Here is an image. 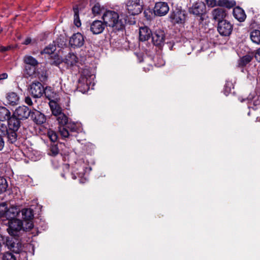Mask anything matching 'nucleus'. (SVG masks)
<instances>
[{"label":"nucleus","instance_id":"c03bdc74","mask_svg":"<svg viewBox=\"0 0 260 260\" xmlns=\"http://www.w3.org/2000/svg\"><path fill=\"white\" fill-rule=\"evenodd\" d=\"M206 2L209 7L213 8L217 5V2L216 0H206Z\"/></svg>","mask_w":260,"mask_h":260},{"label":"nucleus","instance_id":"5fc2aeb1","mask_svg":"<svg viewBox=\"0 0 260 260\" xmlns=\"http://www.w3.org/2000/svg\"><path fill=\"white\" fill-rule=\"evenodd\" d=\"M39 78L42 81L45 80L47 78V76L46 75H42L41 77H39Z\"/></svg>","mask_w":260,"mask_h":260},{"label":"nucleus","instance_id":"bf43d9fd","mask_svg":"<svg viewBox=\"0 0 260 260\" xmlns=\"http://www.w3.org/2000/svg\"><path fill=\"white\" fill-rule=\"evenodd\" d=\"M65 167H66V168H68V165H66Z\"/></svg>","mask_w":260,"mask_h":260},{"label":"nucleus","instance_id":"393cba45","mask_svg":"<svg viewBox=\"0 0 260 260\" xmlns=\"http://www.w3.org/2000/svg\"><path fill=\"white\" fill-rule=\"evenodd\" d=\"M11 116V112L5 107H0V121L8 120Z\"/></svg>","mask_w":260,"mask_h":260},{"label":"nucleus","instance_id":"052dcab7","mask_svg":"<svg viewBox=\"0 0 260 260\" xmlns=\"http://www.w3.org/2000/svg\"><path fill=\"white\" fill-rule=\"evenodd\" d=\"M62 176L63 177H64V175H63V174H62Z\"/></svg>","mask_w":260,"mask_h":260},{"label":"nucleus","instance_id":"ea45409f","mask_svg":"<svg viewBox=\"0 0 260 260\" xmlns=\"http://www.w3.org/2000/svg\"><path fill=\"white\" fill-rule=\"evenodd\" d=\"M48 136L52 142H55L57 140V135L53 131L49 130L48 132Z\"/></svg>","mask_w":260,"mask_h":260},{"label":"nucleus","instance_id":"de8ad7c7","mask_svg":"<svg viewBox=\"0 0 260 260\" xmlns=\"http://www.w3.org/2000/svg\"><path fill=\"white\" fill-rule=\"evenodd\" d=\"M5 145V141L2 138V136H0V151L2 150Z\"/></svg>","mask_w":260,"mask_h":260},{"label":"nucleus","instance_id":"f03ea898","mask_svg":"<svg viewBox=\"0 0 260 260\" xmlns=\"http://www.w3.org/2000/svg\"><path fill=\"white\" fill-rule=\"evenodd\" d=\"M94 78L90 70L88 68L84 69L81 74L77 84V90L84 93L89 89V85Z\"/></svg>","mask_w":260,"mask_h":260},{"label":"nucleus","instance_id":"dca6fc26","mask_svg":"<svg viewBox=\"0 0 260 260\" xmlns=\"http://www.w3.org/2000/svg\"><path fill=\"white\" fill-rule=\"evenodd\" d=\"M8 130L17 131L20 127V122L19 119L16 116L13 115L8 118Z\"/></svg>","mask_w":260,"mask_h":260},{"label":"nucleus","instance_id":"864d4df0","mask_svg":"<svg viewBox=\"0 0 260 260\" xmlns=\"http://www.w3.org/2000/svg\"><path fill=\"white\" fill-rule=\"evenodd\" d=\"M4 243V237L0 234V247Z\"/></svg>","mask_w":260,"mask_h":260},{"label":"nucleus","instance_id":"72a5a7b5","mask_svg":"<svg viewBox=\"0 0 260 260\" xmlns=\"http://www.w3.org/2000/svg\"><path fill=\"white\" fill-rule=\"evenodd\" d=\"M69 131L71 132H76L78 130V127L77 124L72 121H69L65 126Z\"/></svg>","mask_w":260,"mask_h":260},{"label":"nucleus","instance_id":"39448f33","mask_svg":"<svg viewBox=\"0 0 260 260\" xmlns=\"http://www.w3.org/2000/svg\"><path fill=\"white\" fill-rule=\"evenodd\" d=\"M233 29V25L228 21L224 20L219 21L218 23L217 30L223 36H229Z\"/></svg>","mask_w":260,"mask_h":260},{"label":"nucleus","instance_id":"c9c22d12","mask_svg":"<svg viewBox=\"0 0 260 260\" xmlns=\"http://www.w3.org/2000/svg\"><path fill=\"white\" fill-rule=\"evenodd\" d=\"M37 66H25V73L28 76H32L35 73L36 69Z\"/></svg>","mask_w":260,"mask_h":260},{"label":"nucleus","instance_id":"5701e85b","mask_svg":"<svg viewBox=\"0 0 260 260\" xmlns=\"http://www.w3.org/2000/svg\"><path fill=\"white\" fill-rule=\"evenodd\" d=\"M50 107L52 111V114L56 117H57L60 114L63 113L62 112L61 108L55 102H50Z\"/></svg>","mask_w":260,"mask_h":260},{"label":"nucleus","instance_id":"e433bc0d","mask_svg":"<svg viewBox=\"0 0 260 260\" xmlns=\"http://www.w3.org/2000/svg\"><path fill=\"white\" fill-rule=\"evenodd\" d=\"M8 187L7 182L3 177H0V193L6 191Z\"/></svg>","mask_w":260,"mask_h":260},{"label":"nucleus","instance_id":"ddd939ff","mask_svg":"<svg viewBox=\"0 0 260 260\" xmlns=\"http://www.w3.org/2000/svg\"><path fill=\"white\" fill-rule=\"evenodd\" d=\"M105 23L101 20H94L90 25V30L94 35L101 34L105 29Z\"/></svg>","mask_w":260,"mask_h":260},{"label":"nucleus","instance_id":"9b49d317","mask_svg":"<svg viewBox=\"0 0 260 260\" xmlns=\"http://www.w3.org/2000/svg\"><path fill=\"white\" fill-rule=\"evenodd\" d=\"M169 7L168 4L165 2H158L156 3L154 8V13L158 16H164L168 12Z\"/></svg>","mask_w":260,"mask_h":260},{"label":"nucleus","instance_id":"7ed1b4c3","mask_svg":"<svg viewBox=\"0 0 260 260\" xmlns=\"http://www.w3.org/2000/svg\"><path fill=\"white\" fill-rule=\"evenodd\" d=\"M9 226L7 231L10 235L13 236H18L23 229L22 221L18 219L9 220Z\"/></svg>","mask_w":260,"mask_h":260},{"label":"nucleus","instance_id":"423d86ee","mask_svg":"<svg viewBox=\"0 0 260 260\" xmlns=\"http://www.w3.org/2000/svg\"><path fill=\"white\" fill-rule=\"evenodd\" d=\"M206 9V5L204 3L198 1L192 4L189 8V11L194 15L202 17V15L205 13Z\"/></svg>","mask_w":260,"mask_h":260},{"label":"nucleus","instance_id":"2eb2a0df","mask_svg":"<svg viewBox=\"0 0 260 260\" xmlns=\"http://www.w3.org/2000/svg\"><path fill=\"white\" fill-rule=\"evenodd\" d=\"M30 117L34 122L37 124H42L46 121L45 116L37 110L31 112Z\"/></svg>","mask_w":260,"mask_h":260},{"label":"nucleus","instance_id":"2f4dec72","mask_svg":"<svg viewBox=\"0 0 260 260\" xmlns=\"http://www.w3.org/2000/svg\"><path fill=\"white\" fill-rule=\"evenodd\" d=\"M59 132L62 138H69L71 136V132L65 126H59Z\"/></svg>","mask_w":260,"mask_h":260},{"label":"nucleus","instance_id":"6e6552de","mask_svg":"<svg viewBox=\"0 0 260 260\" xmlns=\"http://www.w3.org/2000/svg\"><path fill=\"white\" fill-rule=\"evenodd\" d=\"M151 37L154 45L161 47L164 45L165 39V34L164 31L160 29L157 30L152 34Z\"/></svg>","mask_w":260,"mask_h":260},{"label":"nucleus","instance_id":"c756f323","mask_svg":"<svg viewBox=\"0 0 260 260\" xmlns=\"http://www.w3.org/2000/svg\"><path fill=\"white\" fill-rule=\"evenodd\" d=\"M59 151L57 145L53 144L49 146L48 154L50 156H55L59 153Z\"/></svg>","mask_w":260,"mask_h":260},{"label":"nucleus","instance_id":"a18cd8bd","mask_svg":"<svg viewBox=\"0 0 260 260\" xmlns=\"http://www.w3.org/2000/svg\"><path fill=\"white\" fill-rule=\"evenodd\" d=\"M255 58L257 61L260 62V48L256 51Z\"/></svg>","mask_w":260,"mask_h":260},{"label":"nucleus","instance_id":"4c0bfd02","mask_svg":"<svg viewBox=\"0 0 260 260\" xmlns=\"http://www.w3.org/2000/svg\"><path fill=\"white\" fill-rule=\"evenodd\" d=\"M7 205L6 203L0 204V218H6Z\"/></svg>","mask_w":260,"mask_h":260},{"label":"nucleus","instance_id":"3c124183","mask_svg":"<svg viewBox=\"0 0 260 260\" xmlns=\"http://www.w3.org/2000/svg\"><path fill=\"white\" fill-rule=\"evenodd\" d=\"M8 75L6 73H3L2 74H0V80H3L7 78Z\"/></svg>","mask_w":260,"mask_h":260},{"label":"nucleus","instance_id":"4d7b16f0","mask_svg":"<svg viewBox=\"0 0 260 260\" xmlns=\"http://www.w3.org/2000/svg\"><path fill=\"white\" fill-rule=\"evenodd\" d=\"M3 31V28L0 27V33H1Z\"/></svg>","mask_w":260,"mask_h":260},{"label":"nucleus","instance_id":"f704fd0d","mask_svg":"<svg viewBox=\"0 0 260 260\" xmlns=\"http://www.w3.org/2000/svg\"><path fill=\"white\" fill-rule=\"evenodd\" d=\"M252 58L249 55H245L240 59L239 64L240 66H245L251 61Z\"/></svg>","mask_w":260,"mask_h":260},{"label":"nucleus","instance_id":"20e7f679","mask_svg":"<svg viewBox=\"0 0 260 260\" xmlns=\"http://www.w3.org/2000/svg\"><path fill=\"white\" fill-rule=\"evenodd\" d=\"M126 6L129 15H138L141 12L142 10L141 0H128Z\"/></svg>","mask_w":260,"mask_h":260},{"label":"nucleus","instance_id":"1a4fd4ad","mask_svg":"<svg viewBox=\"0 0 260 260\" xmlns=\"http://www.w3.org/2000/svg\"><path fill=\"white\" fill-rule=\"evenodd\" d=\"M84 43L83 36L79 32L74 34L70 38L69 44L74 48L82 47Z\"/></svg>","mask_w":260,"mask_h":260},{"label":"nucleus","instance_id":"f3484780","mask_svg":"<svg viewBox=\"0 0 260 260\" xmlns=\"http://www.w3.org/2000/svg\"><path fill=\"white\" fill-rule=\"evenodd\" d=\"M20 209L18 206H12L10 208H7L6 218L8 220L16 219L15 217L18 215Z\"/></svg>","mask_w":260,"mask_h":260},{"label":"nucleus","instance_id":"0eeeda50","mask_svg":"<svg viewBox=\"0 0 260 260\" xmlns=\"http://www.w3.org/2000/svg\"><path fill=\"white\" fill-rule=\"evenodd\" d=\"M29 92L33 97L41 98L44 93V87L39 82H33L30 86Z\"/></svg>","mask_w":260,"mask_h":260},{"label":"nucleus","instance_id":"cd10ccee","mask_svg":"<svg viewBox=\"0 0 260 260\" xmlns=\"http://www.w3.org/2000/svg\"><path fill=\"white\" fill-rule=\"evenodd\" d=\"M250 39L251 41L256 44H260V29L253 30L250 32Z\"/></svg>","mask_w":260,"mask_h":260},{"label":"nucleus","instance_id":"8fccbe9b","mask_svg":"<svg viewBox=\"0 0 260 260\" xmlns=\"http://www.w3.org/2000/svg\"><path fill=\"white\" fill-rule=\"evenodd\" d=\"M25 103L28 105H31L32 104V102L31 101V99L29 97H26L25 100Z\"/></svg>","mask_w":260,"mask_h":260},{"label":"nucleus","instance_id":"09e8293b","mask_svg":"<svg viewBox=\"0 0 260 260\" xmlns=\"http://www.w3.org/2000/svg\"><path fill=\"white\" fill-rule=\"evenodd\" d=\"M10 47H5V46H1L0 47V52H4L8 51L10 49Z\"/></svg>","mask_w":260,"mask_h":260},{"label":"nucleus","instance_id":"b1692460","mask_svg":"<svg viewBox=\"0 0 260 260\" xmlns=\"http://www.w3.org/2000/svg\"><path fill=\"white\" fill-rule=\"evenodd\" d=\"M66 60L68 65L73 66L78 62V58L74 53H70L66 56Z\"/></svg>","mask_w":260,"mask_h":260},{"label":"nucleus","instance_id":"aec40b11","mask_svg":"<svg viewBox=\"0 0 260 260\" xmlns=\"http://www.w3.org/2000/svg\"><path fill=\"white\" fill-rule=\"evenodd\" d=\"M17 131L8 130L6 131L7 138L8 142L10 143L13 144L15 143L17 140V135L16 132Z\"/></svg>","mask_w":260,"mask_h":260},{"label":"nucleus","instance_id":"473e14b6","mask_svg":"<svg viewBox=\"0 0 260 260\" xmlns=\"http://www.w3.org/2000/svg\"><path fill=\"white\" fill-rule=\"evenodd\" d=\"M56 50V46L54 44H50L42 51V54H52Z\"/></svg>","mask_w":260,"mask_h":260},{"label":"nucleus","instance_id":"bb28decb","mask_svg":"<svg viewBox=\"0 0 260 260\" xmlns=\"http://www.w3.org/2000/svg\"><path fill=\"white\" fill-rule=\"evenodd\" d=\"M236 5V3L232 0H219L217 2V5L222 7H226L228 8H231Z\"/></svg>","mask_w":260,"mask_h":260},{"label":"nucleus","instance_id":"58836bf2","mask_svg":"<svg viewBox=\"0 0 260 260\" xmlns=\"http://www.w3.org/2000/svg\"><path fill=\"white\" fill-rule=\"evenodd\" d=\"M3 260H16V257L14 254L11 252H6L3 256Z\"/></svg>","mask_w":260,"mask_h":260},{"label":"nucleus","instance_id":"9d476101","mask_svg":"<svg viewBox=\"0 0 260 260\" xmlns=\"http://www.w3.org/2000/svg\"><path fill=\"white\" fill-rule=\"evenodd\" d=\"M170 18L173 23H183L185 20V12L182 10L176 9L171 13Z\"/></svg>","mask_w":260,"mask_h":260},{"label":"nucleus","instance_id":"a19ab883","mask_svg":"<svg viewBox=\"0 0 260 260\" xmlns=\"http://www.w3.org/2000/svg\"><path fill=\"white\" fill-rule=\"evenodd\" d=\"M34 226L33 223L31 220H25V225L24 226L23 225V229L22 231H29L32 229Z\"/></svg>","mask_w":260,"mask_h":260},{"label":"nucleus","instance_id":"f257e3e1","mask_svg":"<svg viewBox=\"0 0 260 260\" xmlns=\"http://www.w3.org/2000/svg\"><path fill=\"white\" fill-rule=\"evenodd\" d=\"M102 19L105 25L111 27L114 31L122 30L125 28L126 19L120 18L118 13L114 11H105Z\"/></svg>","mask_w":260,"mask_h":260},{"label":"nucleus","instance_id":"f8f14e48","mask_svg":"<svg viewBox=\"0 0 260 260\" xmlns=\"http://www.w3.org/2000/svg\"><path fill=\"white\" fill-rule=\"evenodd\" d=\"M31 112L26 106H19L15 110L14 115L19 119H26L30 116Z\"/></svg>","mask_w":260,"mask_h":260},{"label":"nucleus","instance_id":"4468645a","mask_svg":"<svg viewBox=\"0 0 260 260\" xmlns=\"http://www.w3.org/2000/svg\"><path fill=\"white\" fill-rule=\"evenodd\" d=\"M213 19L218 21L224 20L227 14L226 10L223 8H217L213 9L211 12Z\"/></svg>","mask_w":260,"mask_h":260},{"label":"nucleus","instance_id":"a211bd4d","mask_svg":"<svg viewBox=\"0 0 260 260\" xmlns=\"http://www.w3.org/2000/svg\"><path fill=\"white\" fill-rule=\"evenodd\" d=\"M152 35L151 30L147 26L140 27L139 29V40L141 41L148 40Z\"/></svg>","mask_w":260,"mask_h":260},{"label":"nucleus","instance_id":"4be33fe9","mask_svg":"<svg viewBox=\"0 0 260 260\" xmlns=\"http://www.w3.org/2000/svg\"><path fill=\"white\" fill-rule=\"evenodd\" d=\"M7 99L8 103L11 105H17L19 101V97L15 92H10L7 94Z\"/></svg>","mask_w":260,"mask_h":260},{"label":"nucleus","instance_id":"412c9836","mask_svg":"<svg viewBox=\"0 0 260 260\" xmlns=\"http://www.w3.org/2000/svg\"><path fill=\"white\" fill-rule=\"evenodd\" d=\"M22 217L25 220H31L34 217L33 211L30 208H25L21 210Z\"/></svg>","mask_w":260,"mask_h":260},{"label":"nucleus","instance_id":"6ab92c4d","mask_svg":"<svg viewBox=\"0 0 260 260\" xmlns=\"http://www.w3.org/2000/svg\"><path fill=\"white\" fill-rule=\"evenodd\" d=\"M233 14L234 17L240 22L244 21L246 17L244 10L239 7L233 9Z\"/></svg>","mask_w":260,"mask_h":260},{"label":"nucleus","instance_id":"603ef678","mask_svg":"<svg viewBox=\"0 0 260 260\" xmlns=\"http://www.w3.org/2000/svg\"><path fill=\"white\" fill-rule=\"evenodd\" d=\"M31 42V39L29 38H27L23 42V44H25V45H28L29 44H30Z\"/></svg>","mask_w":260,"mask_h":260},{"label":"nucleus","instance_id":"6e6d98bb","mask_svg":"<svg viewBox=\"0 0 260 260\" xmlns=\"http://www.w3.org/2000/svg\"><path fill=\"white\" fill-rule=\"evenodd\" d=\"M72 178H73V179H75L76 178V177L73 174Z\"/></svg>","mask_w":260,"mask_h":260},{"label":"nucleus","instance_id":"7c9ffc66","mask_svg":"<svg viewBox=\"0 0 260 260\" xmlns=\"http://www.w3.org/2000/svg\"><path fill=\"white\" fill-rule=\"evenodd\" d=\"M73 11H74V22L75 25L77 27H79L81 25V21L79 19V9L77 7H74L73 8Z\"/></svg>","mask_w":260,"mask_h":260},{"label":"nucleus","instance_id":"a878e982","mask_svg":"<svg viewBox=\"0 0 260 260\" xmlns=\"http://www.w3.org/2000/svg\"><path fill=\"white\" fill-rule=\"evenodd\" d=\"M23 61L26 66H37L38 61L37 59L30 55H26L23 57Z\"/></svg>","mask_w":260,"mask_h":260},{"label":"nucleus","instance_id":"13d9d810","mask_svg":"<svg viewBox=\"0 0 260 260\" xmlns=\"http://www.w3.org/2000/svg\"><path fill=\"white\" fill-rule=\"evenodd\" d=\"M164 62L163 61V60L161 61V62L160 63V65H164Z\"/></svg>","mask_w":260,"mask_h":260},{"label":"nucleus","instance_id":"49530a36","mask_svg":"<svg viewBox=\"0 0 260 260\" xmlns=\"http://www.w3.org/2000/svg\"><path fill=\"white\" fill-rule=\"evenodd\" d=\"M61 62H62V59L61 58H60L58 56H57V58L56 60H54L52 62V64L57 66V65H59Z\"/></svg>","mask_w":260,"mask_h":260},{"label":"nucleus","instance_id":"79ce46f5","mask_svg":"<svg viewBox=\"0 0 260 260\" xmlns=\"http://www.w3.org/2000/svg\"><path fill=\"white\" fill-rule=\"evenodd\" d=\"M101 10V6L99 3L95 4L92 8V12L94 16L99 14Z\"/></svg>","mask_w":260,"mask_h":260},{"label":"nucleus","instance_id":"c85d7f7f","mask_svg":"<svg viewBox=\"0 0 260 260\" xmlns=\"http://www.w3.org/2000/svg\"><path fill=\"white\" fill-rule=\"evenodd\" d=\"M56 119L60 125V126H66L69 122L68 117L63 113L60 114L59 116L56 117Z\"/></svg>","mask_w":260,"mask_h":260},{"label":"nucleus","instance_id":"37998d69","mask_svg":"<svg viewBox=\"0 0 260 260\" xmlns=\"http://www.w3.org/2000/svg\"><path fill=\"white\" fill-rule=\"evenodd\" d=\"M8 128L4 121H0V136L5 134V132L7 131Z\"/></svg>","mask_w":260,"mask_h":260}]
</instances>
